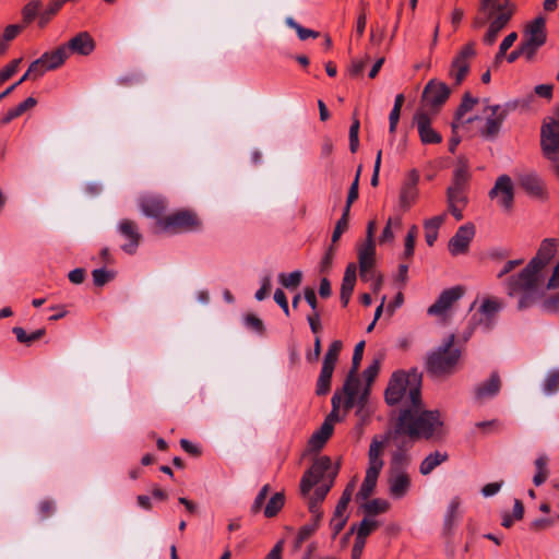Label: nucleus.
<instances>
[{"label": "nucleus", "mask_w": 559, "mask_h": 559, "mask_svg": "<svg viewBox=\"0 0 559 559\" xmlns=\"http://www.w3.org/2000/svg\"><path fill=\"white\" fill-rule=\"evenodd\" d=\"M342 348V341L336 340L330 344L326 353L324 354L322 368L318 380V394H324L330 390L332 374L338 360Z\"/></svg>", "instance_id": "nucleus-10"}, {"label": "nucleus", "mask_w": 559, "mask_h": 559, "mask_svg": "<svg viewBox=\"0 0 559 559\" xmlns=\"http://www.w3.org/2000/svg\"><path fill=\"white\" fill-rule=\"evenodd\" d=\"M546 41V20L543 16H537L523 31L521 43L524 45L523 49L527 52V61H532L535 58L536 52Z\"/></svg>", "instance_id": "nucleus-7"}, {"label": "nucleus", "mask_w": 559, "mask_h": 559, "mask_svg": "<svg viewBox=\"0 0 559 559\" xmlns=\"http://www.w3.org/2000/svg\"><path fill=\"white\" fill-rule=\"evenodd\" d=\"M243 323H245V326L250 331H253L259 334H261L263 332V329H264L263 322L261 319H259L254 314H247L243 318Z\"/></svg>", "instance_id": "nucleus-59"}, {"label": "nucleus", "mask_w": 559, "mask_h": 559, "mask_svg": "<svg viewBox=\"0 0 559 559\" xmlns=\"http://www.w3.org/2000/svg\"><path fill=\"white\" fill-rule=\"evenodd\" d=\"M380 359H374L371 365L364 371V378L368 383H371L379 373Z\"/></svg>", "instance_id": "nucleus-62"}, {"label": "nucleus", "mask_w": 559, "mask_h": 559, "mask_svg": "<svg viewBox=\"0 0 559 559\" xmlns=\"http://www.w3.org/2000/svg\"><path fill=\"white\" fill-rule=\"evenodd\" d=\"M414 123L424 144H438L442 141L441 134L431 128V119L428 112L421 109L417 110L414 115Z\"/></svg>", "instance_id": "nucleus-20"}, {"label": "nucleus", "mask_w": 559, "mask_h": 559, "mask_svg": "<svg viewBox=\"0 0 559 559\" xmlns=\"http://www.w3.org/2000/svg\"><path fill=\"white\" fill-rule=\"evenodd\" d=\"M41 2L39 0H32L22 10L23 21L25 24L31 23L39 12Z\"/></svg>", "instance_id": "nucleus-50"}, {"label": "nucleus", "mask_w": 559, "mask_h": 559, "mask_svg": "<svg viewBox=\"0 0 559 559\" xmlns=\"http://www.w3.org/2000/svg\"><path fill=\"white\" fill-rule=\"evenodd\" d=\"M444 433L440 412L423 409L420 402L418 406L401 408L392 437L396 441L404 435L412 439L439 440Z\"/></svg>", "instance_id": "nucleus-1"}, {"label": "nucleus", "mask_w": 559, "mask_h": 559, "mask_svg": "<svg viewBox=\"0 0 559 559\" xmlns=\"http://www.w3.org/2000/svg\"><path fill=\"white\" fill-rule=\"evenodd\" d=\"M520 186L533 197H542L544 194V185L540 178L534 173L522 174L519 177Z\"/></svg>", "instance_id": "nucleus-31"}, {"label": "nucleus", "mask_w": 559, "mask_h": 559, "mask_svg": "<svg viewBox=\"0 0 559 559\" xmlns=\"http://www.w3.org/2000/svg\"><path fill=\"white\" fill-rule=\"evenodd\" d=\"M451 91L445 83L430 80L424 88L423 102L432 108H438L445 103Z\"/></svg>", "instance_id": "nucleus-18"}, {"label": "nucleus", "mask_w": 559, "mask_h": 559, "mask_svg": "<svg viewBox=\"0 0 559 559\" xmlns=\"http://www.w3.org/2000/svg\"><path fill=\"white\" fill-rule=\"evenodd\" d=\"M475 236V226L472 223L459 227L454 236L450 239L448 248L452 255L464 254L469 248Z\"/></svg>", "instance_id": "nucleus-17"}, {"label": "nucleus", "mask_w": 559, "mask_h": 559, "mask_svg": "<svg viewBox=\"0 0 559 559\" xmlns=\"http://www.w3.org/2000/svg\"><path fill=\"white\" fill-rule=\"evenodd\" d=\"M464 294L461 286L451 287L443 290L435 304L428 308V313L431 316L443 314L452 305L457 301Z\"/></svg>", "instance_id": "nucleus-24"}, {"label": "nucleus", "mask_w": 559, "mask_h": 559, "mask_svg": "<svg viewBox=\"0 0 559 559\" xmlns=\"http://www.w3.org/2000/svg\"><path fill=\"white\" fill-rule=\"evenodd\" d=\"M314 545V522L310 521L301 526L294 539V550H300L302 547H307L308 552L305 558H309L312 547Z\"/></svg>", "instance_id": "nucleus-27"}, {"label": "nucleus", "mask_w": 559, "mask_h": 559, "mask_svg": "<svg viewBox=\"0 0 559 559\" xmlns=\"http://www.w3.org/2000/svg\"><path fill=\"white\" fill-rule=\"evenodd\" d=\"M460 499L457 497L453 498L448 507L447 513L444 515V528L447 531H451L455 520L459 515L460 508Z\"/></svg>", "instance_id": "nucleus-49"}, {"label": "nucleus", "mask_w": 559, "mask_h": 559, "mask_svg": "<svg viewBox=\"0 0 559 559\" xmlns=\"http://www.w3.org/2000/svg\"><path fill=\"white\" fill-rule=\"evenodd\" d=\"M447 214H441L427 219L424 224L425 238L428 246H432L438 237V229L443 224Z\"/></svg>", "instance_id": "nucleus-36"}, {"label": "nucleus", "mask_w": 559, "mask_h": 559, "mask_svg": "<svg viewBox=\"0 0 559 559\" xmlns=\"http://www.w3.org/2000/svg\"><path fill=\"white\" fill-rule=\"evenodd\" d=\"M314 450V433H312L308 441V450L306 456L312 460L311 465L306 471L300 481V492L302 496L308 497V508L312 512L314 510V498L310 496V491L314 486V459L312 457V451Z\"/></svg>", "instance_id": "nucleus-19"}, {"label": "nucleus", "mask_w": 559, "mask_h": 559, "mask_svg": "<svg viewBox=\"0 0 559 559\" xmlns=\"http://www.w3.org/2000/svg\"><path fill=\"white\" fill-rule=\"evenodd\" d=\"M559 391V369L550 370L543 382V392L550 396Z\"/></svg>", "instance_id": "nucleus-43"}, {"label": "nucleus", "mask_w": 559, "mask_h": 559, "mask_svg": "<svg viewBox=\"0 0 559 559\" xmlns=\"http://www.w3.org/2000/svg\"><path fill=\"white\" fill-rule=\"evenodd\" d=\"M13 333L15 334L16 340L20 343L29 345L31 343L39 340L45 334V330L39 329V330L34 331L31 334H27L24 329H22L20 326H15V328H13Z\"/></svg>", "instance_id": "nucleus-47"}, {"label": "nucleus", "mask_w": 559, "mask_h": 559, "mask_svg": "<svg viewBox=\"0 0 559 559\" xmlns=\"http://www.w3.org/2000/svg\"><path fill=\"white\" fill-rule=\"evenodd\" d=\"M348 218H349V212H345L343 210V214L341 218L337 221L333 234H332V245L336 243L341 236L345 233V230L348 227Z\"/></svg>", "instance_id": "nucleus-53"}, {"label": "nucleus", "mask_w": 559, "mask_h": 559, "mask_svg": "<svg viewBox=\"0 0 559 559\" xmlns=\"http://www.w3.org/2000/svg\"><path fill=\"white\" fill-rule=\"evenodd\" d=\"M455 335L450 334L426 358V369L431 377L444 378L453 374L460 361L461 350L454 346Z\"/></svg>", "instance_id": "nucleus-5"}, {"label": "nucleus", "mask_w": 559, "mask_h": 559, "mask_svg": "<svg viewBox=\"0 0 559 559\" xmlns=\"http://www.w3.org/2000/svg\"><path fill=\"white\" fill-rule=\"evenodd\" d=\"M479 99L477 97H473L471 95V93L466 92L464 95H463V98H462V102L460 104V106L457 107L456 111H455V117H454V120L451 124L452 127V132H455V130H457L461 126V119L463 118V116L471 111L474 106L476 104H478Z\"/></svg>", "instance_id": "nucleus-34"}, {"label": "nucleus", "mask_w": 559, "mask_h": 559, "mask_svg": "<svg viewBox=\"0 0 559 559\" xmlns=\"http://www.w3.org/2000/svg\"><path fill=\"white\" fill-rule=\"evenodd\" d=\"M156 224L160 230L176 234L197 229L199 219L192 212L182 210L165 216L164 219H158Z\"/></svg>", "instance_id": "nucleus-8"}, {"label": "nucleus", "mask_w": 559, "mask_h": 559, "mask_svg": "<svg viewBox=\"0 0 559 559\" xmlns=\"http://www.w3.org/2000/svg\"><path fill=\"white\" fill-rule=\"evenodd\" d=\"M362 508L367 514L374 515L381 512H385L389 508V503L384 500L373 499L364 503Z\"/></svg>", "instance_id": "nucleus-52"}, {"label": "nucleus", "mask_w": 559, "mask_h": 559, "mask_svg": "<svg viewBox=\"0 0 559 559\" xmlns=\"http://www.w3.org/2000/svg\"><path fill=\"white\" fill-rule=\"evenodd\" d=\"M466 187L451 185L447 190L448 203L461 204L465 206L467 204V197L465 193Z\"/></svg>", "instance_id": "nucleus-42"}, {"label": "nucleus", "mask_w": 559, "mask_h": 559, "mask_svg": "<svg viewBox=\"0 0 559 559\" xmlns=\"http://www.w3.org/2000/svg\"><path fill=\"white\" fill-rule=\"evenodd\" d=\"M378 527V522L374 520H369L365 518L358 528H357V538L366 540L367 536Z\"/></svg>", "instance_id": "nucleus-55"}, {"label": "nucleus", "mask_w": 559, "mask_h": 559, "mask_svg": "<svg viewBox=\"0 0 559 559\" xmlns=\"http://www.w3.org/2000/svg\"><path fill=\"white\" fill-rule=\"evenodd\" d=\"M66 47L68 48V51L71 50L72 52L87 56L94 50L95 44L87 32H81L71 38Z\"/></svg>", "instance_id": "nucleus-28"}, {"label": "nucleus", "mask_w": 559, "mask_h": 559, "mask_svg": "<svg viewBox=\"0 0 559 559\" xmlns=\"http://www.w3.org/2000/svg\"><path fill=\"white\" fill-rule=\"evenodd\" d=\"M317 501L323 500L332 488L338 474V465H334L329 456L317 457Z\"/></svg>", "instance_id": "nucleus-9"}, {"label": "nucleus", "mask_w": 559, "mask_h": 559, "mask_svg": "<svg viewBox=\"0 0 559 559\" xmlns=\"http://www.w3.org/2000/svg\"><path fill=\"white\" fill-rule=\"evenodd\" d=\"M378 477L379 476L366 473L365 479L360 486L359 491L357 492V499L366 500L369 498L376 488Z\"/></svg>", "instance_id": "nucleus-46"}, {"label": "nucleus", "mask_w": 559, "mask_h": 559, "mask_svg": "<svg viewBox=\"0 0 559 559\" xmlns=\"http://www.w3.org/2000/svg\"><path fill=\"white\" fill-rule=\"evenodd\" d=\"M469 179V171L467 162L464 158H459L457 165L454 169L453 180L451 185L466 187Z\"/></svg>", "instance_id": "nucleus-40"}, {"label": "nucleus", "mask_w": 559, "mask_h": 559, "mask_svg": "<svg viewBox=\"0 0 559 559\" xmlns=\"http://www.w3.org/2000/svg\"><path fill=\"white\" fill-rule=\"evenodd\" d=\"M540 281V271L535 267V262H530L520 273L509 276L503 284L510 297L522 295L518 309L523 310L537 298Z\"/></svg>", "instance_id": "nucleus-4"}, {"label": "nucleus", "mask_w": 559, "mask_h": 559, "mask_svg": "<svg viewBox=\"0 0 559 559\" xmlns=\"http://www.w3.org/2000/svg\"><path fill=\"white\" fill-rule=\"evenodd\" d=\"M355 489V481H350L346 488L344 489L337 504L335 508V515H345V511L347 509V506L352 499L353 491Z\"/></svg>", "instance_id": "nucleus-48"}, {"label": "nucleus", "mask_w": 559, "mask_h": 559, "mask_svg": "<svg viewBox=\"0 0 559 559\" xmlns=\"http://www.w3.org/2000/svg\"><path fill=\"white\" fill-rule=\"evenodd\" d=\"M374 255H376V245L374 241H365L358 248V261H359V270L360 277L364 281H369L373 276V264H374Z\"/></svg>", "instance_id": "nucleus-22"}, {"label": "nucleus", "mask_w": 559, "mask_h": 559, "mask_svg": "<svg viewBox=\"0 0 559 559\" xmlns=\"http://www.w3.org/2000/svg\"><path fill=\"white\" fill-rule=\"evenodd\" d=\"M48 70L49 69L46 62H44V59L41 58L36 59L28 67V71L32 74V80H37L38 78L43 76L45 72Z\"/></svg>", "instance_id": "nucleus-58"}, {"label": "nucleus", "mask_w": 559, "mask_h": 559, "mask_svg": "<svg viewBox=\"0 0 559 559\" xmlns=\"http://www.w3.org/2000/svg\"><path fill=\"white\" fill-rule=\"evenodd\" d=\"M479 15L474 19L473 26L479 28L487 22L488 29L483 37L485 45L491 46L499 33L508 25L514 14L511 0H480Z\"/></svg>", "instance_id": "nucleus-2"}, {"label": "nucleus", "mask_w": 559, "mask_h": 559, "mask_svg": "<svg viewBox=\"0 0 559 559\" xmlns=\"http://www.w3.org/2000/svg\"><path fill=\"white\" fill-rule=\"evenodd\" d=\"M488 195L491 200H496L503 210L510 211L514 201V186L510 176H499Z\"/></svg>", "instance_id": "nucleus-11"}, {"label": "nucleus", "mask_w": 559, "mask_h": 559, "mask_svg": "<svg viewBox=\"0 0 559 559\" xmlns=\"http://www.w3.org/2000/svg\"><path fill=\"white\" fill-rule=\"evenodd\" d=\"M302 280V273L300 271H294L292 273H280L278 282L287 289H296Z\"/></svg>", "instance_id": "nucleus-44"}, {"label": "nucleus", "mask_w": 559, "mask_h": 559, "mask_svg": "<svg viewBox=\"0 0 559 559\" xmlns=\"http://www.w3.org/2000/svg\"><path fill=\"white\" fill-rule=\"evenodd\" d=\"M117 230L128 240L121 246V250L128 254H134L142 241V234L136 223L131 219H121L117 225Z\"/></svg>", "instance_id": "nucleus-15"}, {"label": "nucleus", "mask_w": 559, "mask_h": 559, "mask_svg": "<svg viewBox=\"0 0 559 559\" xmlns=\"http://www.w3.org/2000/svg\"><path fill=\"white\" fill-rule=\"evenodd\" d=\"M388 441L389 437H374L372 439L368 450V467L366 469L367 474L376 476L380 475L384 466L383 455Z\"/></svg>", "instance_id": "nucleus-16"}, {"label": "nucleus", "mask_w": 559, "mask_h": 559, "mask_svg": "<svg viewBox=\"0 0 559 559\" xmlns=\"http://www.w3.org/2000/svg\"><path fill=\"white\" fill-rule=\"evenodd\" d=\"M340 420L338 415L335 412H331L323 424L321 425L319 431H317V450L322 448L328 439L332 436L334 430V425Z\"/></svg>", "instance_id": "nucleus-32"}, {"label": "nucleus", "mask_w": 559, "mask_h": 559, "mask_svg": "<svg viewBox=\"0 0 559 559\" xmlns=\"http://www.w3.org/2000/svg\"><path fill=\"white\" fill-rule=\"evenodd\" d=\"M284 495L282 492H276L274 496L271 497L270 501L267 502L264 509V515L266 518L275 516L284 507Z\"/></svg>", "instance_id": "nucleus-45"}, {"label": "nucleus", "mask_w": 559, "mask_h": 559, "mask_svg": "<svg viewBox=\"0 0 559 559\" xmlns=\"http://www.w3.org/2000/svg\"><path fill=\"white\" fill-rule=\"evenodd\" d=\"M93 282L96 286H104L110 280L114 278V272L108 271L106 269H96L92 273Z\"/></svg>", "instance_id": "nucleus-57"}, {"label": "nucleus", "mask_w": 559, "mask_h": 559, "mask_svg": "<svg viewBox=\"0 0 559 559\" xmlns=\"http://www.w3.org/2000/svg\"><path fill=\"white\" fill-rule=\"evenodd\" d=\"M518 39V34L515 32L507 35L499 46V51L496 55V61L499 62L507 53V51L512 47L514 41Z\"/></svg>", "instance_id": "nucleus-56"}, {"label": "nucleus", "mask_w": 559, "mask_h": 559, "mask_svg": "<svg viewBox=\"0 0 559 559\" xmlns=\"http://www.w3.org/2000/svg\"><path fill=\"white\" fill-rule=\"evenodd\" d=\"M21 61H22V58L14 59L13 61H11L7 67H4L0 71V85L4 81L9 80L17 71V68H19V64L21 63Z\"/></svg>", "instance_id": "nucleus-60"}, {"label": "nucleus", "mask_w": 559, "mask_h": 559, "mask_svg": "<svg viewBox=\"0 0 559 559\" xmlns=\"http://www.w3.org/2000/svg\"><path fill=\"white\" fill-rule=\"evenodd\" d=\"M359 380L354 376V373L350 372L343 386L344 407L346 409H349L355 405L359 392Z\"/></svg>", "instance_id": "nucleus-33"}, {"label": "nucleus", "mask_w": 559, "mask_h": 559, "mask_svg": "<svg viewBox=\"0 0 559 559\" xmlns=\"http://www.w3.org/2000/svg\"><path fill=\"white\" fill-rule=\"evenodd\" d=\"M68 57V48L61 46L52 52H45L40 58L44 59L49 70H53L61 66Z\"/></svg>", "instance_id": "nucleus-37"}, {"label": "nucleus", "mask_w": 559, "mask_h": 559, "mask_svg": "<svg viewBox=\"0 0 559 559\" xmlns=\"http://www.w3.org/2000/svg\"><path fill=\"white\" fill-rule=\"evenodd\" d=\"M389 492L394 499L403 498L411 488V477L407 472L389 473Z\"/></svg>", "instance_id": "nucleus-25"}, {"label": "nucleus", "mask_w": 559, "mask_h": 559, "mask_svg": "<svg viewBox=\"0 0 559 559\" xmlns=\"http://www.w3.org/2000/svg\"><path fill=\"white\" fill-rule=\"evenodd\" d=\"M500 386H501L500 378H499L498 373L493 372L486 382L479 384L475 389V396L477 400H480V401L493 397L500 391Z\"/></svg>", "instance_id": "nucleus-30"}, {"label": "nucleus", "mask_w": 559, "mask_h": 559, "mask_svg": "<svg viewBox=\"0 0 559 559\" xmlns=\"http://www.w3.org/2000/svg\"><path fill=\"white\" fill-rule=\"evenodd\" d=\"M557 251V241L552 238L544 239L538 252L535 258H533L530 262H535V267L538 271H542L546 264L551 260Z\"/></svg>", "instance_id": "nucleus-29"}, {"label": "nucleus", "mask_w": 559, "mask_h": 559, "mask_svg": "<svg viewBox=\"0 0 559 559\" xmlns=\"http://www.w3.org/2000/svg\"><path fill=\"white\" fill-rule=\"evenodd\" d=\"M139 206L145 216L158 222V219H164L163 214L167 209V202L160 195L145 194L139 199Z\"/></svg>", "instance_id": "nucleus-21"}, {"label": "nucleus", "mask_w": 559, "mask_h": 559, "mask_svg": "<svg viewBox=\"0 0 559 559\" xmlns=\"http://www.w3.org/2000/svg\"><path fill=\"white\" fill-rule=\"evenodd\" d=\"M421 378L417 369L394 372L385 390V402L389 405L402 404V408L418 406L421 400Z\"/></svg>", "instance_id": "nucleus-3"}, {"label": "nucleus", "mask_w": 559, "mask_h": 559, "mask_svg": "<svg viewBox=\"0 0 559 559\" xmlns=\"http://www.w3.org/2000/svg\"><path fill=\"white\" fill-rule=\"evenodd\" d=\"M536 473L533 477V483L535 486L543 485L548 476H549V469H548V457L545 454L539 455L535 462H534Z\"/></svg>", "instance_id": "nucleus-38"}, {"label": "nucleus", "mask_w": 559, "mask_h": 559, "mask_svg": "<svg viewBox=\"0 0 559 559\" xmlns=\"http://www.w3.org/2000/svg\"><path fill=\"white\" fill-rule=\"evenodd\" d=\"M449 459L447 452L435 451L427 455L419 466L421 475H429L436 467L445 462Z\"/></svg>", "instance_id": "nucleus-35"}, {"label": "nucleus", "mask_w": 559, "mask_h": 559, "mask_svg": "<svg viewBox=\"0 0 559 559\" xmlns=\"http://www.w3.org/2000/svg\"><path fill=\"white\" fill-rule=\"evenodd\" d=\"M499 109L500 105L484 107L483 112L485 115V122L479 129V134L485 140L493 141L499 136L502 124L506 120Z\"/></svg>", "instance_id": "nucleus-12"}, {"label": "nucleus", "mask_w": 559, "mask_h": 559, "mask_svg": "<svg viewBox=\"0 0 559 559\" xmlns=\"http://www.w3.org/2000/svg\"><path fill=\"white\" fill-rule=\"evenodd\" d=\"M475 43H467L452 61L450 75L454 79L455 85H460L469 72V61L475 57Z\"/></svg>", "instance_id": "nucleus-13"}, {"label": "nucleus", "mask_w": 559, "mask_h": 559, "mask_svg": "<svg viewBox=\"0 0 559 559\" xmlns=\"http://www.w3.org/2000/svg\"><path fill=\"white\" fill-rule=\"evenodd\" d=\"M554 85L552 84H539L534 87V93L543 98L550 100L552 98Z\"/></svg>", "instance_id": "nucleus-64"}, {"label": "nucleus", "mask_w": 559, "mask_h": 559, "mask_svg": "<svg viewBox=\"0 0 559 559\" xmlns=\"http://www.w3.org/2000/svg\"><path fill=\"white\" fill-rule=\"evenodd\" d=\"M364 348H365V342L361 341L359 343L356 344L355 346V349H354V354H353V369H352V373H355L360 365V361L362 359V355H364Z\"/></svg>", "instance_id": "nucleus-63"}, {"label": "nucleus", "mask_w": 559, "mask_h": 559, "mask_svg": "<svg viewBox=\"0 0 559 559\" xmlns=\"http://www.w3.org/2000/svg\"><path fill=\"white\" fill-rule=\"evenodd\" d=\"M357 277V266L355 263H349L346 266L344 277L342 281L341 293L342 294H353Z\"/></svg>", "instance_id": "nucleus-39"}, {"label": "nucleus", "mask_w": 559, "mask_h": 559, "mask_svg": "<svg viewBox=\"0 0 559 559\" xmlns=\"http://www.w3.org/2000/svg\"><path fill=\"white\" fill-rule=\"evenodd\" d=\"M502 302L497 298H485L478 310L481 316L478 323L486 330H489L496 314L502 309Z\"/></svg>", "instance_id": "nucleus-26"}, {"label": "nucleus", "mask_w": 559, "mask_h": 559, "mask_svg": "<svg viewBox=\"0 0 559 559\" xmlns=\"http://www.w3.org/2000/svg\"><path fill=\"white\" fill-rule=\"evenodd\" d=\"M37 104L34 97H28L21 104H19L15 108L10 109L7 115L2 119V123H9L13 119L21 116L27 109L33 108Z\"/></svg>", "instance_id": "nucleus-41"}, {"label": "nucleus", "mask_w": 559, "mask_h": 559, "mask_svg": "<svg viewBox=\"0 0 559 559\" xmlns=\"http://www.w3.org/2000/svg\"><path fill=\"white\" fill-rule=\"evenodd\" d=\"M269 490H270V486L269 485H264L261 490L259 491V493L257 495L253 503H252V507H251V510L253 513H257L261 510L267 495H269Z\"/></svg>", "instance_id": "nucleus-61"}, {"label": "nucleus", "mask_w": 559, "mask_h": 559, "mask_svg": "<svg viewBox=\"0 0 559 559\" xmlns=\"http://www.w3.org/2000/svg\"><path fill=\"white\" fill-rule=\"evenodd\" d=\"M61 0H51L46 10L39 16V25L44 26L48 23L52 15H55L62 7Z\"/></svg>", "instance_id": "nucleus-54"}, {"label": "nucleus", "mask_w": 559, "mask_h": 559, "mask_svg": "<svg viewBox=\"0 0 559 559\" xmlns=\"http://www.w3.org/2000/svg\"><path fill=\"white\" fill-rule=\"evenodd\" d=\"M388 437L389 439H392L396 447L391 454L389 473L406 472V468L411 463L408 450L412 444L403 436H399L397 441L392 437V432Z\"/></svg>", "instance_id": "nucleus-14"}, {"label": "nucleus", "mask_w": 559, "mask_h": 559, "mask_svg": "<svg viewBox=\"0 0 559 559\" xmlns=\"http://www.w3.org/2000/svg\"><path fill=\"white\" fill-rule=\"evenodd\" d=\"M540 148L547 159H556L559 154V106L555 110V116H547L543 120Z\"/></svg>", "instance_id": "nucleus-6"}, {"label": "nucleus", "mask_w": 559, "mask_h": 559, "mask_svg": "<svg viewBox=\"0 0 559 559\" xmlns=\"http://www.w3.org/2000/svg\"><path fill=\"white\" fill-rule=\"evenodd\" d=\"M533 100V95H530L527 99L521 100V99H513L510 102H507L503 105H500V112L503 115V117L507 119L508 115L515 109H518L521 106H528L530 103Z\"/></svg>", "instance_id": "nucleus-51"}, {"label": "nucleus", "mask_w": 559, "mask_h": 559, "mask_svg": "<svg viewBox=\"0 0 559 559\" xmlns=\"http://www.w3.org/2000/svg\"><path fill=\"white\" fill-rule=\"evenodd\" d=\"M419 181V174L416 169L408 173L407 179L403 183L400 192V206L407 211L415 203L418 197L417 183Z\"/></svg>", "instance_id": "nucleus-23"}]
</instances>
